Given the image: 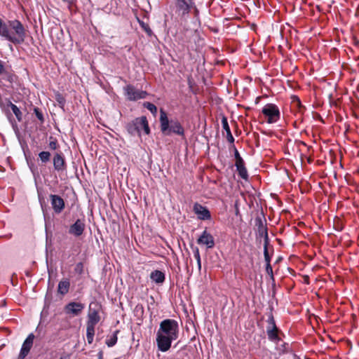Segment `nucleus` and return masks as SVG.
I'll list each match as a JSON object with an SVG mask.
<instances>
[{
  "label": "nucleus",
  "mask_w": 359,
  "mask_h": 359,
  "mask_svg": "<svg viewBox=\"0 0 359 359\" xmlns=\"http://www.w3.org/2000/svg\"><path fill=\"white\" fill-rule=\"evenodd\" d=\"M35 337L33 333H30L24 341L20 352L18 355V359H25V358L29 354L34 343Z\"/></svg>",
  "instance_id": "f8f14e48"
},
{
  "label": "nucleus",
  "mask_w": 359,
  "mask_h": 359,
  "mask_svg": "<svg viewBox=\"0 0 359 359\" xmlns=\"http://www.w3.org/2000/svg\"><path fill=\"white\" fill-rule=\"evenodd\" d=\"M233 148H234V156L236 158V163H241L242 161H244L243 158L241 156L237 149L234 146H233Z\"/></svg>",
  "instance_id": "f704fd0d"
},
{
  "label": "nucleus",
  "mask_w": 359,
  "mask_h": 359,
  "mask_svg": "<svg viewBox=\"0 0 359 359\" xmlns=\"http://www.w3.org/2000/svg\"><path fill=\"white\" fill-rule=\"evenodd\" d=\"M143 106L154 114L157 112V107L153 103L145 102H144Z\"/></svg>",
  "instance_id": "c85d7f7f"
},
{
  "label": "nucleus",
  "mask_w": 359,
  "mask_h": 359,
  "mask_svg": "<svg viewBox=\"0 0 359 359\" xmlns=\"http://www.w3.org/2000/svg\"><path fill=\"white\" fill-rule=\"evenodd\" d=\"M62 1L67 5L69 11L72 13L76 4L77 0H62Z\"/></svg>",
  "instance_id": "cd10ccee"
},
{
  "label": "nucleus",
  "mask_w": 359,
  "mask_h": 359,
  "mask_svg": "<svg viewBox=\"0 0 359 359\" xmlns=\"http://www.w3.org/2000/svg\"><path fill=\"white\" fill-rule=\"evenodd\" d=\"M98 359H103V353L102 351H100L97 354Z\"/></svg>",
  "instance_id": "ea45409f"
},
{
  "label": "nucleus",
  "mask_w": 359,
  "mask_h": 359,
  "mask_svg": "<svg viewBox=\"0 0 359 359\" xmlns=\"http://www.w3.org/2000/svg\"><path fill=\"white\" fill-rule=\"evenodd\" d=\"M123 90L127 100L130 101H137L140 99H144L148 95L147 91L137 90L130 84L126 86L123 88Z\"/></svg>",
  "instance_id": "0eeeda50"
},
{
  "label": "nucleus",
  "mask_w": 359,
  "mask_h": 359,
  "mask_svg": "<svg viewBox=\"0 0 359 359\" xmlns=\"http://www.w3.org/2000/svg\"><path fill=\"white\" fill-rule=\"evenodd\" d=\"M222 125L223 129L226 133L227 141L231 144H233L234 137H233V135L231 134V132L229 123H228L227 118L224 115H223L222 117Z\"/></svg>",
  "instance_id": "dca6fc26"
},
{
  "label": "nucleus",
  "mask_w": 359,
  "mask_h": 359,
  "mask_svg": "<svg viewBox=\"0 0 359 359\" xmlns=\"http://www.w3.org/2000/svg\"><path fill=\"white\" fill-rule=\"evenodd\" d=\"M150 278L157 284H161L165 281V273L160 270H154L150 273Z\"/></svg>",
  "instance_id": "f3484780"
},
{
  "label": "nucleus",
  "mask_w": 359,
  "mask_h": 359,
  "mask_svg": "<svg viewBox=\"0 0 359 359\" xmlns=\"http://www.w3.org/2000/svg\"><path fill=\"white\" fill-rule=\"evenodd\" d=\"M118 332V330H116L112 335L107 338L105 343L108 347H112L117 343V334Z\"/></svg>",
  "instance_id": "b1692460"
},
{
  "label": "nucleus",
  "mask_w": 359,
  "mask_h": 359,
  "mask_svg": "<svg viewBox=\"0 0 359 359\" xmlns=\"http://www.w3.org/2000/svg\"><path fill=\"white\" fill-rule=\"evenodd\" d=\"M198 270L201 269V259L196 260Z\"/></svg>",
  "instance_id": "58836bf2"
},
{
  "label": "nucleus",
  "mask_w": 359,
  "mask_h": 359,
  "mask_svg": "<svg viewBox=\"0 0 359 359\" xmlns=\"http://www.w3.org/2000/svg\"><path fill=\"white\" fill-rule=\"evenodd\" d=\"M7 106L11 107L16 118L19 122L22 120V113L20 109L14 104H13L9 100H7Z\"/></svg>",
  "instance_id": "412c9836"
},
{
  "label": "nucleus",
  "mask_w": 359,
  "mask_h": 359,
  "mask_svg": "<svg viewBox=\"0 0 359 359\" xmlns=\"http://www.w3.org/2000/svg\"><path fill=\"white\" fill-rule=\"evenodd\" d=\"M49 198L53 212L57 215L60 214L65 208L64 199L57 194H50Z\"/></svg>",
  "instance_id": "9b49d317"
},
{
  "label": "nucleus",
  "mask_w": 359,
  "mask_h": 359,
  "mask_svg": "<svg viewBox=\"0 0 359 359\" xmlns=\"http://www.w3.org/2000/svg\"><path fill=\"white\" fill-rule=\"evenodd\" d=\"M134 313L136 316L142 317L144 314V307L142 304H137L134 308Z\"/></svg>",
  "instance_id": "bb28decb"
},
{
  "label": "nucleus",
  "mask_w": 359,
  "mask_h": 359,
  "mask_svg": "<svg viewBox=\"0 0 359 359\" xmlns=\"http://www.w3.org/2000/svg\"><path fill=\"white\" fill-rule=\"evenodd\" d=\"M266 272L270 276L272 280H274L273 269L270 263H267L266 264Z\"/></svg>",
  "instance_id": "72a5a7b5"
},
{
  "label": "nucleus",
  "mask_w": 359,
  "mask_h": 359,
  "mask_svg": "<svg viewBox=\"0 0 359 359\" xmlns=\"http://www.w3.org/2000/svg\"><path fill=\"white\" fill-rule=\"evenodd\" d=\"M235 166L236 167V170L238 171V175L242 179L247 180L248 179V173L245 166L244 161H242L241 163H236Z\"/></svg>",
  "instance_id": "6ab92c4d"
},
{
  "label": "nucleus",
  "mask_w": 359,
  "mask_h": 359,
  "mask_svg": "<svg viewBox=\"0 0 359 359\" xmlns=\"http://www.w3.org/2000/svg\"><path fill=\"white\" fill-rule=\"evenodd\" d=\"M0 36L15 45H20L25 42L27 33L20 20H12L5 22L0 18Z\"/></svg>",
  "instance_id": "f03ea898"
},
{
  "label": "nucleus",
  "mask_w": 359,
  "mask_h": 359,
  "mask_svg": "<svg viewBox=\"0 0 359 359\" xmlns=\"http://www.w3.org/2000/svg\"><path fill=\"white\" fill-rule=\"evenodd\" d=\"M194 213L197 215L198 218L201 220H208V219H210L211 218V214L209 211V210L198 203H196L194 205Z\"/></svg>",
  "instance_id": "2eb2a0df"
},
{
  "label": "nucleus",
  "mask_w": 359,
  "mask_h": 359,
  "mask_svg": "<svg viewBox=\"0 0 359 359\" xmlns=\"http://www.w3.org/2000/svg\"><path fill=\"white\" fill-rule=\"evenodd\" d=\"M74 272L79 275H82L84 272V266L83 262H79L74 267Z\"/></svg>",
  "instance_id": "c756f323"
},
{
  "label": "nucleus",
  "mask_w": 359,
  "mask_h": 359,
  "mask_svg": "<svg viewBox=\"0 0 359 359\" xmlns=\"http://www.w3.org/2000/svg\"><path fill=\"white\" fill-rule=\"evenodd\" d=\"M278 329L277 327H266V333L268 335V338L271 341H280V337L278 334Z\"/></svg>",
  "instance_id": "aec40b11"
},
{
  "label": "nucleus",
  "mask_w": 359,
  "mask_h": 359,
  "mask_svg": "<svg viewBox=\"0 0 359 359\" xmlns=\"http://www.w3.org/2000/svg\"><path fill=\"white\" fill-rule=\"evenodd\" d=\"M128 133L131 136L141 135V130H143L146 135L150 133V128L146 116H141L133 119L126 125Z\"/></svg>",
  "instance_id": "20e7f679"
},
{
  "label": "nucleus",
  "mask_w": 359,
  "mask_h": 359,
  "mask_svg": "<svg viewBox=\"0 0 359 359\" xmlns=\"http://www.w3.org/2000/svg\"><path fill=\"white\" fill-rule=\"evenodd\" d=\"M262 112L266 118V122L270 124L276 123L280 117L279 109L275 104H266L262 108Z\"/></svg>",
  "instance_id": "39448f33"
},
{
  "label": "nucleus",
  "mask_w": 359,
  "mask_h": 359,
  "mask_svg": "<svg viewBox=\"0 0 359 359\" xmlns=\"http://www.w3.org/2000/svg\"><path fill=\"white\" fill-rule=\"evenodd\" d=\"M179 336L178 323L174 319H165L160 323L156 332V344L159 351L166 352L171 347L172 341Z\"/></svg>",
  "instance_id": "f257e3e1"
},
{
  "label": "nucleus",
  "mask_w": 359,
  "mask_h": 359,
  "mask_svg": "<svg viewBox=\"0 0 359 359\" xmlns=\"http://www.w3.org/2000/svg\"><path fill=\"white\" fill-rule=\"evenodd\" d=\"M160 128L161 132L166 136L177 135L184 137V128L177 119H169L166 112L161 109L160 110Z\"/></svg>",
  "instance_id": "7ed1b4c3"
},
{
  "label": "nucleus",
  "mask_w": 359,
  "mask_h": 359,
  "mask_svg": "<svg viewBox=\"0 0 359 359\" xmlns=\"http://www.w3.org/2000/svg\"><path fill=\"white\" fill-rule=\"evenodd\" d=\"M85 228V220L77 219L74 224L70 225L68 232L75 237H79L83 233Z\"/></svg>",
  "instance_id": "ddd939ff"
},
{
  "label": "nucleus",
  "mask_w": 359,
  "mask_h": 359,
  "mask_svg": "<svg viewBox=\"0 0 359 359\" xmlns=\"http://www.w3.org/2000/svg\"><path fill=\"white\" fill-rule=\"evenodd\" d=\"M267 323H268L267 327H277L272 313H270V315L269 316Z\"/></svg>",
  "instance_id": "473e14b6"
},
{
  "label": "nucleus",
  "mask_w": 359,
  "mask_h": 359,
  "mask_svg": "<svg viewBox=\"0 0 359 359\" xmlns=\"http://www.w3.org/2000/svg\"><path fill=\"white\" fill-rule=\"evenodd\" d=\"M95 327L86 325V338L88 344H92L95 335Z\"/></svg>",
  "instance_id": "5701e85b"
},
{
  "label": "nucleus",
  "mask_w": 359,
  "mask_h": 359,
  "mask_svg": "<svg viewBox=\"0 0 359 359\" xmlns=\"http://www.w3.org/2000/svg\"><path fill=\"white\" fill-rule=\"evenodd\" d=\"M197 243L199 245H205L207 248H213L215 243L213 236L207 230H204L201 235L197 239Z\"/></svg>",
  "instance_id": "4468645a"
},
{
  "label": "nucleus",
  "mask_w": 359,
  "mask_h": 359,
  "mask_svg": "<svg viewBox=\"0 0 359 359\" xmlns=\"http://www.w3.org/2000/svg\"><path fill=\"white\" fill-rule=\"evenodd\" d=\"M140 25H141L142 28L144 30V32L148 34V36H151L152 35L153 32L151 29V28L149 27V25L143 22H141Z\"/></svg>",
  "instance_id": "2f4dec72"
},
{
  "label": "nucleus",
  "mask_w": 359,
  "mask_h": 359,
  "mask_svg": "<svg viewBox=\"0 0 359 359\" xmlns=\"http://www.w3.org/2000/svg\"><path fill=\"white\" fill-rule=\"evenodd\" d=\"M266 231V229H265ZM268 244H269V237L267 232H266L265 238H264V256L266 263H270L271 258L268 251Z\"/></svg>",
  "instance_id": "4be33fe9"
},
{
  "label": "nucleus",
  "mask_w": 359,
  "mask_h": 359,
  "mask_svg": "<svg viewBox=\"0 0 359 359\" xmlns=\"http://www.w3.org/2000/svg\"><path fill=\"white\" fill-rule=\"evenodd\" d=\"M34 113L35 114L37 118L41 121V123L44 122V117L43 113L38 107H34Z\"/></svg>",
  "instance_id": "7c9ffc66"
},
{
  "label": "nucleus",
  "mask_w": 359,
  "mask_h": 359,
  "mask_svg": "<svg viewBox=\"0 0 359 359\" xmlns=\"http://www.w3.org/2000/svg\"><path fill=\"white\" fill-rule=\"evenodd\" d=\"M70 287V281L65 278L60 280L58 283L57 292L62 295H65L69 292Z\"/></svg>",
  "instance_id": "a211bd4d"
},
{
  "label": "nucleus",
  "mask_w": 359,
  "mask_h": 359,
  "mask_svg": "<svg viewBox=\"0 0 359 359\" xmlns=\"http://www.w3.org/2000/svg\"><path fill=\"white\" fill-rule=\"evenodd\" d=\"M85 308V304L81 302H70L64 307L65 313L70 317L79 316Z\"/></svg>",
  "instance_id": "9d476101"
},
{
  "label": "nucleus",
  "mask_w": 359,
  "mask_h": 359,
  "mask_svg": "<svg viewBox=\"0 0 359 359\" xmlns=\"http://www.w3.org/2000/svg\"><path fill=\"white\" fill-rule=\"evenodd\" d=\"M294 100L297 101V105L299 106V109H301V108L303 107L302 106V104H301V102H300L299 97H295Z\"/></svg>",
  "instance_id": "e433bc0d"
},
{
  "label": "nucleus",
  "mask_w": 359,
  "mask_h": 359,
  "mask_svg": "<svg viewBox=\"0 0 359 359\" xmlns=\"http://www.w3.org/2000/svg\"><path fill=\"white\" fill-rule=\"evenodd\" d=\"M50 156H51L50 152L47 151H43L39 154V158L43 163H48L50 159Z\"/></svg>",
  "instance_id": "393cba45"
},
{
  "label": "nucleus",
  "mask_w": 359,
  "mask_h": 359,
  "mask_svg": "<svg viewBox=\"0 0 359 359\" xmlns=\"http://www.w3.org/2000/svg\"><path fill=\"white\" fill-rule=\"evenodd\" d=\"M50 142L48 143V148L50 149V150H57V149L59 148V144L57 142V140L54 138L53 137L50 136Z\"/></svg>",
  "instance_id": "a878e982"
},
{
  "label": "nucleus",
  "mask_w": 359,
  "mask_h": 359,
  "mask_svg": "<svg viewBox=\"0 0 359 359\" xmlns=\"http://www.w3.org/2000/svg\"><path fill=\"white\" fill-rule=\"evenodd\" d=\"M176 13L181 17L189 15L191 9L195 8V0H175Z\"/></svg>",
  "instance_id": "423d86ee"
},
{
  "label": "nucleus",
  "mask_w": 359,
  "mask_h": 359,
  "mask_svg": "<svg viewBox=\"0 0 359 359\" xmlns=\"http://www.w3.org/2000/svg\"><path fill=\"white\" fill-rule=\"evenodd\" d=\"M256 221H257V222H259V226H262V221H261V219H256Z\"/></svg>",
  "instance_id": "a19ab883"
},
{
  "label": "nucleus",
  "mask_w": 359,
  "mask_h": 359,
  "mask_svg": "<svg viewBox=\"0 0 359 359\" xmlns=\"http://www.w3.org/2000/svg\"><path fill=\"white\" fill-rule=\"evenodd\" d=\"M53 165L55 171L58 173L63 172L67 170V162L65 155L61 151L54 153L53 157Z\"/></svg>",
  "instance_id": "1a4fd4ad"
},
{
  "label": "nucleus",
  "mask_w": 359,
  "mask_h": 359,
  "mask_svg": "<svg viewBox=\"0 0 359 359\" xmlns=\"http://www.w3.org/2000/svg\"><path fill=\"white\" fill-rule=\"evenodd\" d=\"M41 206L42 208V210H43V204L41 203ZM44 212V210H43Z\"/></svg>",
  "instance_id": "79ce46f5"
},
{
  "label": "nucleus",
  "mask_w": 359,
  "mask_h": 359,
  "mask_svg": "<svg viewBox=\"0 0 359 359\" xmlns=\"http://www.w3.org/2000/svg\"><path fill=\"white\" fill-rule=\"evenodd\" d=\"M4 71V67L2 61H0V74H1Z\"/></svg>",
  "instance_id": "4c0bfd02"
},
{
  "label": "nucleus",
  "mask_w": 359,
  "mask_h": 359,
  "mask_svg": "<svg viewBox=\"0 0 359 359\" xmlns=\"http://www.w3.org/2000/svg\"><path fill=\"white\" fill-rule=\"evenodd\" d=\"M101 309V305L97 302H91L89 304V311L88 313V320L86 325L95 326L100 320L99 315Z\"/></svg>",
  "instance_id": "6e6552de"
},
{
  "label": "nucleus",
  "mask_w": 359,
  "mask_h": 359,
  "mask_svg": "<svg viewBox=\"0 0 359 359\" xmlns=\"http://www.w3.org/2000/svg\"><path fill=\"white\" fill-rule=\"evenodd\" d=\"M297 359H300L299 358H297Z\"/></svg>",
  "instance_id": "37998d69"
},
{
  "label": "nucleus",
  "mask_w": 359,
  "mask_h": 359,
  "mask_svg": "<svg viewBox=\"0 0 359 359\" xmlns=\"http://www.w3.org/2000/svg\"><path fill=\"white\" fill-rule=\"evenodd\" d=\"M194 256L196 260L201 259L199 250L197 247L193 248Z\"/></svg>",
  "instance_id": "c9c22d12"
}]
</instances>
